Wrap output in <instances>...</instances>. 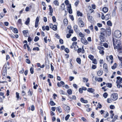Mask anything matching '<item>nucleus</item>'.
Masks as SVG:
<instances>
[{"label": "nucleus", "mask_w": 122, "mask_h": 122, "mask_svg": "<svg viewBox=\"0 0 122 122\" xmlns=\"http://www.w3.org/2000/svg\"><path fill=\"white\" fill-rule=\"evenodd\" d=\"M106 30L103 28H101L100 32V35L99 37L100 40L101 41H105V38L104 36L106 34Z\"/></svg>", "instance_id": "f257e3e1"}, {"label": "nucleus", "mask_w": 122, "mask_h": 122, "mask_svg": "<svg viewBox=\"0 0 122 122\" xmlns=\"http://www.w3.org/2000/svg\"><path fill=\"white\" fill-rule=\"evenodd\" d=\"M113 41L114 47H115V46L121 45L120 41L119 40H117L116 39H114L113 38Z\"/></svg>", "instance_id": "f03ea898"}, {"label": "nucleus", "mask_w": 122, "mask_h": 122, "mask_svg": "<svg viewBox=\"0 0 122 122\" xmlns=\"http://www.w3.org/2000/svg\"><path fill=\"white\" fill-rule=\"evenodd\" d=\"M114 35L115 37L117 38H119L121 36V32L118 30H117L115 31L114 32Z\"/></svg>", "instance_id": "7ed1b4c3"}, {"label": "nucleus", "mask_w": 122, "mask_h": 122, "mask_svg": "<svg viewBox=\"0 0 122 122\" xmlns=\"http://www.w3.org/2000/svg\"><path fill=\"white\" fill-rule=\"evenodd\" d=\"M111 99L113 101H116L117 99L118 95L116 93H113L111 95Z\"/></svg>", "instance_id": "20e7f679"}, {"label": "nucleus", "mask_w": 122, "mask_h": 122, "mask_svg": "<svg viewBox=\"0 0 122 122\" xmlns=\"http://www.w3.org/2000/svg\"><path fill=\"white\" fill-rule=\"evenodd\" d=\"M78 24L79 26L80 27H82L84 26V23L83 22L80 18L78 19Z\"/></svg>", "instance_id": "39448f33"}, {"label": "nucleus", "mask_w": 122, "mask_h": 122, "mask_svg": "<svg viewBox=\"0 0 122 122\" xmlns=\"http://www.w3.org/2000/svg\"><path fill=\"white\" fill-rule=\"evenodd\" d=\"M81 42L85 45H86L88 44V42L84 37H81Z\"/></svg>", "instance_id": "423d86ee"}, {"label": "nucleus", "mask_w": 122, "mask_h": 122, "mask_svg": "<svg viewBox=\"0 0 122 122\" xmlns=\"http://www.w3.org/2000/svg\"><path fill=\"white\" fill-rule=\"evenodd\" d=\"M114 48L115 49H117V51H118L122 50V46H121V45L115 46Z\"/></svg>", "instance_id": "0eeeda50"}, {"label": "nucleus", "mask_w": 122, "mask_h": 122, "mask_svg": "<svg viewBox=\"0 0 122 122\" xmlns=\"http://www.w3.org/2000/svg\"><path fill=\"white\" fill-rule=\"evenodd\" d=\"M117 79L116 81L117 83L120 84L121 83H122V78L118 76L117 77Z\"/></svg>", "instance_id": "6e6552de"}, {"label": "nucleus", "mask_w": 122, "mask_h": 122, "mask_svg": "<svg viewBox=\"0 0 122 122\" xmlns=\"http://www.w3.org/2000/svg\"><path fill=\"white\" fill-rule=\"evenodd\" d=\"M103 68L104 71L107 73L108 72L107 66L106 63H105L103 65Z\"/></svg>", "instance_id": "1a4fd4ad"}, {"label": "nucleus", "mask_w": 122, "mask_h": 122, "mask_svg": "<svg viewBox=\"0 0 122 122\" xmlns=\"http://www.w3.org/2000/svg\"><path fill=\"white\" fill-rule=\"evenodd\" d=\"M39 17L38 16H37L36 20L35 22V27L36 28H37L39 22Z\"/></svg>", "instance_id": "9d476101"}, {"label": "nucleus", "mask_w": 122, "mask_h": 122, "mask_svg": "<svg viewBox=\"0 0 122 122\" xmlns=\"http://www.w3.org/2000/svg\"><path fill=\"white\" fill-rule=\"evenodd\" d=\"M49 15L51 16H52L53 15L52 13L53 12V9L51 5H49Z\"/></svg>", "instance_id": "9b49d317"}, {"label": "nucleus", "mask_w": 122, "mask_h": 122, "mask_svg": "<svg viewBox=\"0 0 122 122\" xmlns=\"http://www.w3.org/2000/svg\"><path fill=\"white\" fill-rule=\"evenodd\" d=\"M7 66L6 64L4 65L3 68V72L5 73H6Z\"/></svg>", "instance_id": "f8f14e48"}, {"label": "nucleus", "mask_w": 122, "mask_h": 122, "mask_svg": "<svg viewBox=\"0 0 122 122\" xmlns=\"http://www.w3.org/2000/svg\"><path fill=\"white\" fill-rule=\"evenodd\" d=\"M106 34H107L108 36H110L111 33V30L110 29H107L106 30Z\"/></svg>", "instance_id": "ddd939ff"}, {"label": "nucleus", "mask_w": 122, "mask_h": 122, "mask_svg": "<svg viewBox=\"0 0 122 122\" xmlns=\"http://www.w3.org/2000/svg\"><path fill=\"white\" fill-rule=\"evenodd\" d=\"M64 110L67 113H69L70 111V108L69 106H67L66 105H65Z\"/></svg>", "instance_id": "4468645a"}, {"label": "nucleus", "mask_w": 122, "mask_h": 122, "mask_svg": "<svg viewBox=\"0 0 122 122\" xmlns=\"http://www.w3.org/2000/svg\"><path fill=\"white\" fill-rule=\"evenodd\" d=\"M110 14H108L106 15L105 16V19L107 20L110 19L111 17Z\"/></svg>", "instance_id": "2eb2a0df"}, {"label": "nucleus", "mask_w": 122, "mask_h": 122, "mask_svg": "<svg viewBox=\"0 0 122 122\" xmlns=\"http://www.w3.org/2000/svg\"><path fill=\"white\" fill-rule=\"evenodd\" d=\"M94 91V89L92 88H88L87 90L88 92L91 93H93Z\"/></svg>", "instance_id": "dca6fc26"}, {"label": "nucleus", "mask_w": 122, "mask_h": 122, "mask_svg": "<svg viewBox=\"0 0 122 122\" xmlns=\"http://www.w3.org/2000/svg\"><path fill=\"white\" fill-rule=\"evenodd\" d=\"M102 11L105 13L107 12L108 11V8L107 7H104L102 9Z\"/></svg>", "instance_id": "f3484780"}, {"label": "nucleus", "mask_w": 122, "mask_h": 122, "mask_svg": "<svg viewBox=\"0 0 122 122\" xmlns=\"http://www.w3.org/2000/svg\"><path fill=\"white\" fill-rule=\"evenodd\" d=\"M75 31L76 32H78V26L76 25H75L73 27Z\"/></svg>", "instance_id": "a211bd4d"}, {"label": "nucleus", "mask_w": 122, "mask_h": 122, "mask_svg": "<svg viewBox=\"0 0 122 122\" xmlns=\"http://www.w3.org/2000/svg\"><path fill=\"white\" fill-rule=\"evenodd\" d=\"M88 18L90 22H91L93 21V18L92 16L88 15Z\"/></svg>", "instance_id": "6ab92c4d"}, {"label": "nucleus", "mask_w": 122, "mask_h": 122, "mask_svg": "<svg viewBox=\"0 0 122 122\" xmlns=\"http://www.w3.org/2000/svg\"><path fill=\"white\" fill-rule=\"evenodd\" d=\"M106 59L108 61H109V60L108 59H109L111 60L113 59V56L112 55H110L109 57L107 56L106 57Z\"/></svg>", "instance_id": "aec40b11"}, {"label": "nucleus", "mask_w": 122, "mask_h": 122, "mask_svg": "<svg viewBox=\"0 0 122 122\" xmlns=\"http://www.w3.org/2000/svg\"><path fill=\"white\" fill-rule=\"evenodd\" d=\"M81 101L82 102L84 103H87L88 102V101L87 100H84L83 98H81L80 99Z\"/></svg>", "instance_id": "412c9836"}, {"label": "nucleus", "mask_w": 122, "mask_h": 122, "mask_svg": "<svg viewBox=\"0 0 122 122\" xmlns=\"http://www.w3.org/2000/svg\"><path fill=\"white\" fill-rule=\"evenodd\" d=\"M30 18H27V20L26 21L25 24L27 25H28L29 23L30 22Z\"/></svg>", "instance_id": "4be33fe9"}, {"label": "nucleus", "mask_w": 122, "mask_h": 122, "mask_svg": "<svg viewBox=\"0 0 122 122\" xmlns=\"http://www.w3.org/2000/svg\"><path fill=\"white\" fill-rule=\"evenodd\" d=\"M95 80L99 82H102V79L101 78H95Z\"/></svg>", "instance_id": "5701e85b"}, {"label": "nucleus", "mask_w": 122, "mask_h": 122, "mask_svg": "<svg viewBox=\"0 0 122 122\" xmlns=\"http://www.w3.org/2000/svg\"><path fill=\"white\" fill-rule=\"evenodd\" d=\"M54 4L56 6H58L59 5L58 2L57 0H55L53 1Z\"/></svg>", "instance_id": "b1692460"}, {"label": "nucleus", "mask_w": 122, "mask_h": 122, "mask_svg": "<svg viewBox=\"0 0 122 122\" xmlns=\"http://www.w3.org/2000/svg\"><path fill=\"white\" fill-rule=\"evenodd\" d=\"M64 23L65 25H66L68 24V20L66 19H65L64 20Z\"/></svg>", "instance_id": "393cba45"}, {"label": "nucleus", "mask_w": 122, "mask_h": 122, "mask_svg": "<svg viewBox=\"0 0 122 122\" xmlns=\"http://www.w3.org/2000/svg\"><path fill=\"white\" fill-rule=\"evenodd\" d=\"M60 7L62 10H64L65 5L64 3L61 4Z\"/></svg>", "instance_id": "a878e982"}, {"label": "nucleus", "mask_w": 122, "mask_h": 122, "mask_svg": "<svg viewBox=\"0 0 122 122\" xmlns=\"http://www.w3.org/2000/svg\"><path fill=\"white\" fill-rule=\"evenodd\" d=\"M102 73L103 72L102 71H99L97 73V74L98 76H100L102 75Z\"/></svg>", "instance_id": "bb28decb"}, {"label": "nucleus", "mask_w": 122, "mask_h": 122, "mask_svg": "<svg viewBox=\"0 0 122 122\" xmlns=\"http://www.w3.org/2000/svg\"><path fill=\"white\" fill-rule=\"evenodd\" d=\"M88 58L91 60H93L94 58V56H93L90 55L88 56Z\"/></svg>", "instance_id": "cd10ccee"}, {"label": "nucleus", "mask_w": 122, "mask_h": 122, "mask_svg": "<svg viewBox=\"0 0 122 122\" xmlns=\"http://www.w3.org/2000/svg\"><path fill=\"white\" fill-rule=\"evenodd\" d=\"M107 24L108 25L110 26L112 25V23L111 21L110 20H108L107 22Z\"/></svg>", "instance_id": "c85d7f7f"}, {"label": "nucleus", "mask_w": 122, "mask_h": 122, "mask_svg": "<svg viewBox=\"0 0 122 122\" xmlns=\"http://www.w3.org/2000/svg\"><path fill=\"white\" fill-rule=\"evenodd\" d=\"M77 14L78 16H82V14L79 11H77Z\"/></svg>", "instance_id": "c756f323"}, {"label": "nucleus", "mask_w": 122, "mask_h": 122, "mask_svg": "<svg viewBox=\"0 0 122 122\" xmlns=\"http://www.w3.org/2000/svg\"><path fill=\"white\" fill-rule=\"evenodd\" d=\"M117 67V63H115L114 64V65L112 66L111 68L112 69H115Z\"/></svg>", "instance_id": "7c9ffc66"}, {"label": "nucleus", "mask_w": 122, "mask_h": 122, "mask_svg": "<svg viewBox=\"0 0 122 122\" xmlns=\"http://www.w3.org/2000/svg\"><path fill=\"white\" fill-rule=\"evenodd\" d=\"M92 61V63L95 64H97V60L96 59H93V60Z\"/></svg>", "instance_id": "2f4dec72"}, {"label": "nucleus", "mask_w": 122, "mask_h": 122, "mask_svg": "<svg viewBox=\"0 0 122 122\" xmlns=\"http://www.w3.org/2000/svg\"><path fill=\"white\" fill-rule=\"evenodd\" d=\"M67 92L69 95H71L72 93V91L71 89H69L67 90Z\"/></svg>", "instance_id": "473e14b6"}, {"label": "nucleus", "mask_w": 122, "mask_h": 122, "mask_svg": "<svg viewBox=\"0 0 122 122\" xmlns=\"http://www.w3.org/2000/svg\"><path fill=\"white\" fill-rule=\"evenodd\" d=\"M13 31L14 33H18V30L16 28H13Z\"/></svg>", "instance_id": "72a5a7b5"}, {"label": "nucleus", "mask_w": 122, "mask_h": 122, "mask_svg": "<svg viewBox=\"0 0 122 122\" xmlns=\"http://www.w3.org/2000/svg\"><path fill=\"white\" fill-rule=\"evenodd\" d=\"M83 81L84 82H87L88 81V79L87 78H86L85 77L83 78Z\"/></svg>", "instance_id": "f704fd0d"}, {"label": "nucleus", "mask_w": 122, "mask_h": 122, "mask_svg": "<svg viewBox=\"0 0 122 122\" xmlns=\"http://www.w3.org/2000/svg\"><path fill=\"white\" fill-rule=\"evenodd\" d=\"M52 29L54 30H56L57 29L56 25H53Z\"/></svg>", "instance_id": "c9c22d12"}, {"label": "nucleus", "mask_w": 122, "mask_h": 122, "mask_svg": "<svg viewBox=\"0 0 122 122\" xmlns=\"http://www.w3.org/2000/svg\"><path fill=\"white\" fill-rule=\"evenodd\" d=\"M76 61L79 64H80L81 63V59L79 58H77L76 59Z\"/></svg>", "instance_id": "e433bc0d"}, {"label": "nucleus", "mask_w": 122, "mask_h": 122, "mask_svg": "<svg viewBox=\"0 0 122 122\" xmlns=\"http://www.w3.org/2000/svg\"><path fill=\"white\" fill-rule=\"evenodd\" d=\"M108 94L106 92L104 93L103 94V97L105 98H106L108 96Z\"/></svg>", "instance_id": "4c0bfd02"}, {"label": "nucleus", "mask_w": 122, "mask_h": 122, "mask_svg": "<svg viewBox=\"0 0 122 122\" xmlns=\"http://www.w3.org/2000/svg\"><path fill=\"white\" fill-rule=\"evenodd\" d=\"M104 50V49H103L99 51V53L100 54H102V55H103L104 54V51H103Z\"/></svg>", "instance_id": "58836bf2"}, {"label": "nucleus", "mask_w": 122, "mask_h": 122, "mask_svg": "<svg viewBox=\"0 0 122 122\" xmlns=\"http://www.w3.org/2000/svg\"><path fill=\"white\" fill-rule=\"evenodd\" d=\"M57 109L58 111L60 112L61 113L62 112L61 109L60 107H58L57 108Z\"/></svg>", "instance_id": "ea45409f"}, {"label": "nucleus", "mask_w": 122, "mask_h": 122, "mask_svg": "<svg viewBox=\"0 0 122 122\" xmlns=\"http://www.w3.org/2000/svg\"><path fill=\"white\" fill-rule=\"evenodd\" d=\"M39 40V37L37 36H36L34 40V41L35 42H36L38 40Z\"/></svg>", "instance_id": "a19ab883"}, {"label": "nucleus", "mask_w": 122, "mask_h": 122, "mask_svg": "<svg viewBox=\"0 0 122 122\" xmlns=\"http://www.w3.org/2000/svg\"><path fill=\"white\" fill-rule=\"evenodd\" d=\"M106 85L108 87L111 88L112 87V85L111 84L107 83L106 84Z\"/></svg>", "instance_id": "79ce46f5"}, {"label": "nucleus", "mask_w": 122, "mask_h": 122, "mask_svg": "<svg viewBox=\"0 0 122 122\" xmlns=\"http://www.w3.org/2000/svg\"><path fill=\"white\" fill-rule=\"evenodd\" d=\"M79 36L81 37H84V35L81 32H80L79 34Z\"/></svg>", "instance_id": "37998d69"}, {"label": "nucleus", "mask_w": 122, "mask_h": 122, "mask_svg": "<svg viewBox=\"0 0 122 122\" xmlns=\"http://www.w3.org/2000/svg\"><path fill=\"white\" fill-rule=\"evenodd\" d=\"M17 23L19 24H22V21L20 19L18 20Z\"/></svg>", "instance_id": "c03bdc74"}, {"label": "nucleus", "mask_w": 122, "mask_h": 122, "mask_svg": "<svg viewBox=\"0 0 122 122\" xmlns=\"http://www.w3.org/2000/svg\"><path fill=\"white\" fill-rule=\"evenodd\" d=\"M88 28L92 31H93V28L92 25H91L90 26H89Z\"/></svg>", "instance_id": "a18cd8bd"}, {"label": "nucleus", "mask_w": 122, "mask_h": 122, "mask_svg": "<svg viewBox=\"0 0 122 122\" xmlns=\"http://www.w3.org/2000/svg\"><path fill=\"white\" fill-rule=\"evenodd\" d=\"M85 31L88 34H89L90 33V31L88 29H86L85 30Z\"/></svg>", "instance_id": "49530a36"}, {"label": "nucleus", "mask_w": 122, "mask_h": 122, "mask_svg": "<svg viewBox=\"0 0 122 122\" xmlns=\"http://www.w3.org/2000/svg\"><path fill=\"white\" fill-rule=\"evenodd\" d=\"M33 50H37V51H38L39 50V47H36L34 48H33Z\"/></svg>", "instance_id": "de8ad7c7"}, {"label": "nucleus", "mask_w": 122, "mask_h": 122, "mask_svg": "<svg viewBox=\"0 0 122 122\" xmlns=\"http://www.w3.org/2000/svg\"><path fill=\"white\" fill-rule=\"evenodd\" d=\"M70 115L69 114L67 115L65 117V120L66 121H67L69 119Z\"/></svg>", "instance_id": "09e8293b"}, {"label": "nucleus", "mask_w": 122, "mask_h": 122, "mask_svg": "<svg viewBox=\"0 0 122 122\" xmlns=\"http://www.w3.org/2000/svg\"><path fill=\"white\" fill-rule=\"evenodd\" d=\"M59 93L63 95L65 94L64 91L61 90L60 91Z\"/></svg>", "instance_id": "8fccbe9b"}, {"label": "nucleus", "mask_w": 122, "mask_h": 122, "mask_svg": "<svg viewBox=\"0 0 122 122\" xmlns=\"http://www.w3.org/2000/svg\"><path fill=\"white\" fill-rule=\"evenodd\" d=\"M23 32L24 34V36H25V35L28 33V31L27 30H24L23 31Z\"/></svg>", "instance_id": "3c124183"}, {"label": "nucleus", "mask_w": 122, "mask_h": 122, "mask_svg": "<svg viewBox=\"0 0 122 122\" xmlns=\"http://www.w3.org/2000/svg\"><path fill=\"white\" fill-rule=\"evenodd\" d=\"M116 15V12L115 10H113L112 13V16H115Z\"/></svg>", "instance_id": "603ef678"}, {"label": "nucleus", "mask_w": 122, "mask_h": 122, "mask_svg": "<svg viewBox=\"0 0 122 122\" xmlns=\"http://www.w3.org/2000/svg\"><path fill=\"white\" fill-rule=\"evenodd\" d=\"M50 103L51 106H54L55 105V103L52 101H51L50 102Z\"/></svg>", "instance_id": "864d4df0"}, {"label": "nucleus", "mask_w": 122, "mask_h": 122, "mask_svg": "<svg viewBox=\"0 0 122 122\" xmlns=\"http://www.w3.org/2000/svg\"><path fill=\"white\" fill-rule=\"evenodd\" d=\"M73 33V31L72 29L69 30V34H72Z\"/></svg>", "instance_id": "5fc2aeb1"}, {"label": "nucleus", "mask_w": 122, "mask_h": 122, "mask_svg": "<svg viewBox=\"0 0 122 122\" xmlns=\"http://www.w3.org/2000/svg\"><path fill=\"white\" fill-rule=\"evenodd\" d=\"M77 39L75 37H74L71 39V40L73 41H75Z\"/></svg>", "instance_id": "6e6d98bb"}, {"label": "nucleus", "mask_w": 122, "mask_h": 122, "mask_svg": "<svg viewBox=\"0 0 122 122\" xmlns=\"http://www.w3.org/2000/svg\"><path fill=\"white\" fill-rule=\"evenodd\" d=\"M103 46L106 48H107L108 47V45L107 43H105L103 44Z\"/></svg>", "instance_id": "4d7b16f0"}, {"label": "nucleus", "mask_w": 122, "mask_h": 122, "mask_svg": "<svg viewBox=\"0 0 122 122\" xmlns=\"http://www.w3.org/2000/svg\"><path fill=\"white\" fill-rule=\"evenodd\" d=\"M30 71L31 74H32L34 73L33 68L32 67H31L30 69Z\"/></svg>", "instance_id": "13d9d810"}, {"label": "nucleus", "mask_w": 122, "mask_h": 122, "mask_svg": "<svg viewBox=\"0 0 122 122\" xmlns=\"http://www.w3.org/2000/svg\"><path fill=\"white\" fill-rule=\"evenodd\" d=\"M104 48L103 47H102L100 46H98V49L100 50H102L104 49Z\"/></svg>", "instance_id": "bf43d9fd"}, {"label": "nucleus", "mask_w": 122, "mask_h": 122, "mask_svg": "<svg viewBox=\"0 0 122 122\" xmlns=\"http://www.w3.org/2000/svg\"><path fill=\"white\" fill-rule=\"evenodd\" d=\"M26 61L27 63L29 64L30 63V60L28 59H27L26 60Z\"/></svg>", "instance_id": "052dcab7"}, {"label": "nucleus", "mask_w": 122, "mask_h": 122, "mask_svg": "<svg viewBox=\"0 0 122 122\" xmlns=\"http://www.w3.org/2000/svg\"><path fill=\"white\" fill-rule=\"evenodd\" d=\"M67 9H70L71 8V5L70 4H69L68 5H67Z\"/></svg>", "instance_id": "680f3d73"}, {"label": "nucleus", "mask_w": 122, "mask_h": 122, "mask_svg": "<svg viewBox=\"0 0 122 122\" xmlns=\"http://www.w3.org/2000/svg\"><path fill=\"white\" fill-rule=\"evenodd\" d=\"M96 68V66L95 65H92V68L93 69H95Z\"/></svg>", "instance_id": "e2e57ef3"}, {"label": "nucleus", "mask_w": 122, "mask_h": 122, "mask_svg": "<svg viewBox=\"0 0 122 122\" xmlns=\"http://www.w3.org/2000/svg\"><path fill=\"white\" fill-rule=\"evenodd\" d=\"M52 19L53 21L55 22L56 21V18L55 16H53L52 17Z\"/></svg>", "instance_id": "0e129e2a"}, {"label": "nucleus", "mask_w": 122, "mask_h": 122, "mask_svg": "<svg viewBox=\"0 0 122 122\" xmlns=\"http://www.w3.org/2000/svg\"><path fill=\"white\" fill-rule=\"evenodd\" d=\"M71 35V34L69 33V34H67L66 37L67 38H69L70 37Z\"/></svg>", "instance_id": "69168bd1"}, {"label": "nucleus", "mask_w": 122, "mask_h": 122, "mask_svg": "<svg viewBox=\"0 0 122 122\" xmlns=\"http://www.w3.org/2000/svg\"><path fill=\"white\" fill-rule=\"evenodd\" d=\"M81 48H79L76 51H77V52L79 53L81 51Z\"/></svg>", "instance_id": "338daca9"}, {"label": "nucleus", "mask_w": 122, "mask_h": 122, "mask_svg": "<svg viewBox=\"0 0 122 122\" xmlns=\"http://www.w3.org/2000/svg\"><path fill=\"white\" fill-rule=\"evenodd\" d=\"M65 51L67 53H68L69 52V50L67 48H66L65 50Z\"/></svg>", "instance_id": "774afa93"}]
</instances>
